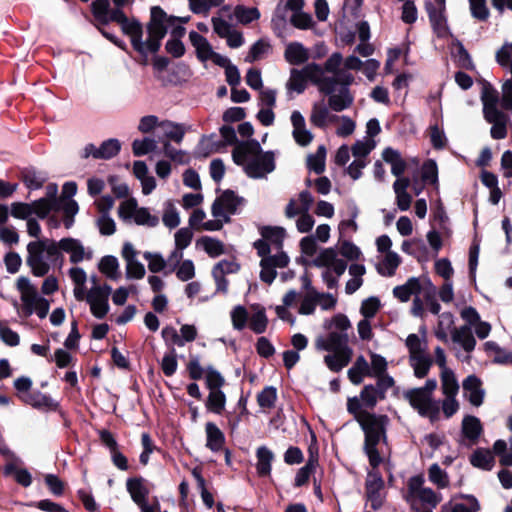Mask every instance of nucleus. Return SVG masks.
Wrapping results in <instances>:
<instances>
[{"label": "nucleus", "instance_id": "8fccbe9b", "mask_svg": "<svg viewBox=\"0 0 512 512\" xmlns=\"http://www.w3.org/2000/svg\"><path fill=\"white\" fill-rule=\"evenodd\" d=\"M428 479L438 488H446L449 485L448 474L438 463H433L428 469Z\"/></svg>", "mask_w": 512, "mask_h": 512}, {"label": "nucleus", "instance_id": "c03bdc74", "mask_svg": "<svg viewBox=\"0 0 512 512\" xmlns=\"http://www.w3.org/2000/svg\"><path fill=\"white\" fill-rule=\"evenodd\" d=\"M164 136L176 143H181L185 135V127L181 123L164 121L161 123Z\"/></svg>", "mask_w": 512, "mask_h": 512}, {"label": "nucleus", "instance_id": "aec40b11", "mask_svg": "<svg viewBox=\"0 0 512 512\" xmlns=\"http://www.w3.org/2000/svg\"><path fill=\"white\" fill-rule=\"evenodd\" d=\"M146 480L142 476L130 477L126 481V489L135 504L148 501L149 489L145 485Z\"/></svg>", "mask_w": 512, "mask_h": 512}, {"label": "nucleus", "instance_id": "6e6d98bb", "mask_svg": "<svg viewBox=\"0 0 512 512\" xmlns=\"http://www.w3.org/2000/svg\"><path fill=\"white\" fill-rule=\"evenodd\" d=\"M143 258L148 261V269L152 273L162 272L167 266V260L159 252L146 251Z\"/></svg>", "mask_w": 512, "mask_h": 512}, {"label": "nucleus", "instance_id": "f704fd0d", "mask_svg": "<svg viewBox=\"0 0 512 512\" xmlns=\"http://www.w3.org/2000/svg\"><path fill=\"white\" fill-rule=\"evenodd\" d=\"M326 154V147L319 145L314 154L308 155L307 168L318 175L322 174L325 171Z\"/></svg>", "mask_w": 512, "mask_h": 512}, {"label": "nucleus", "instance_id": "9b49d317", "mask_svg": "<svg viewBox=\"0 0 512 512\" xmlns=\"http://www.w3.org/2000/svg\"><path fill=\"white\" fill-rule=\"evenodd\" d=\"M22 302V312L25 317H30L32 314L36 315L40 319H44L50 309V302L44 296L39 293L33 298H27L25 295L20 296Z\"/></svg>", "mask_w": 512, "mask_h": 512}, {"label": "nucleus", "instance_id": "dca6fc26", "mask_svg": "<svg viewBox=\"0 0 512 512\" xmlns=\"http://www.w3.org/2000/svg\"><path fill=\"white\" fill-rule=\"evenodd\" d=\"M328 96V105L331 110L341 112L348 109L354 101V97L350 93V87L339 84L338 94L332 91Z\"/></svg>", "mask_w": 512, "mask_h": 512}, {"label": "nucleus", "instance_id": "5701e85b", "mask_svg": "<svg viewBox=\"0 0 512 512\" xmlns=\"http://www.w3.org/2000/svg\"><path fill=\"white\" fill-rule=\"evenodd\" d=\"M484 119L492 124L490 135L493 139L501 140L507 136V122L509 118L504 112L484 116Z\"/></svg>", "mask_w": 512, "mask_h": 512}, {"label": "nucleus", "instance_id": "2f4dec72", "mask_svg": "<svg viewBox=\"0 0 512 512\" xmlns=\"http://www.w3.org/2000/svg\"><path fill=\"white\" fill-rule=\"evenodd\" d=\"M409 358L415 377L419 379L426 377L433 364L432 358L428 354H418Z\"/></svg>", "mask_w": 512, "mask_h": 512}, {"label": "nucleus", "instance_id": "72a5a7b5", "mask_svg": "<svg viewBox=\"0 0 512 512\" xmlns=\"http://www.w3.org/2000/svg\"><path fill=\"white\" fill-rule=\"evenodd\" d=\"M260 234L267 242H271L277 248H282L286 230L281 226H263L260 229Z\"/></svg>", "mask_w": 512, "mask_h": 512}, {"label": "nucleus", "instance_id": "79ce46f5", "mask_svg": "<svg viewBox=\"0 0 512 512\" xmlns=\"http://www.w3.org/2000/svg\"><path fill=\"white\" fill-rule=\"evenodd\" d=\"M22 180L29 190H38L43 186L44 182L46 181V177L38 172L35 168L31 167L26 168L23 171Z\"/></svg>", "mask_w": 512, "mask_h": 512}, {"label": "nucleus", "instance_id": "473e14b6", "mask_svg": "<svg viewBox=\"0 0 512 512\" xmlns=\"http://www.w3.org/2000/svg\"><path fill=\"white\" fill-rule=\"evenodd\" d=\"M255 310L250 321V329L256 334H262L266 331L268 318L265 307L255 304L252 306Z\"/></svg>", "mask_w": 512, "mask_h": 512}, {"label": "nucleus", "instance_id": "ea45409f", "mask_svg": "<svg viewBox=\"0 0 512 512\" xmlns=\"http://www.w3.org/2000/svg\"><path fill=\"white\" fill-rule=\"evenodd\" d=\"M353 354L329 353L324 356L325 365L332 372L338 373L349 364Z\"/></svg>", "mask_w": 512, "mask_h": 512}, {"label": "nucleus", "instance_id": "20e7f679", "mask_svg": "<svg viewBox=\"0 0 512 512\" xmlns=\"http://www.w3.org/2000/svg\"><path fill=\"white\" fill-rule=\"evenodd\" d=\"M45 242L43 238L27 244L26 264L35 277H44L49 273V263L45 261Z\"/></svg>", "mask_w": 512, "mask_h": 512}, {"label": "nucleus", "instance_id": "e433bc0d", "mask_svg": "<svg viewBox=\"0 0 512 512\" xmlns=\"http://www.w3.org/2000/svg\"><path fill=\"white\" fill-rule=\"evenodd\" d=\"M401 263V258L396 252H388L385 255L382 264L376 266L377 272L382 276L391 277Z\"/></svg>", "mask_w": 512, "mask_h": 512}, {"label": "nucleus", "instance_id": "a878e982", "mask_svg": "<svg viewBox=\"0 0 512 512\" xmlns=\"http://www.w3.org/2000/svg\"><path fill=\"white\" fill-rule=\"evenodd\" d=\"M274 453L267 446L262 445L256 450V471L260 477H265L271 474L272 461L274 460Z\"/></svg>", "mask_w": 512, "mask_h": 512}, {"label": "nucleus", "instance_id": "cd10ccee", "mask_svg": "<svg viewBox=\"0 0 512 512\" xmlns=\"http://www.w3.org/2000/svg\"><path fill=\"white\" fill-rule=\"evenodd\" d=\"M451 338L454 343L460 344L468 353L475 349L476 339L472 332L469 331V326H460L459 328H454L451 332Z\"/></svg>", "mask_w": 512, "mask_h": 512}, {"label": "nucleus", "instance_id": "2eb2a0df", "mask_svg": "<svg viewBox=\"0 0 512 512\" xmlns=\"http://www.w3.org/2000/svg\"><path fill=\"white\" fill-rule=\"evenodd\" d=\"M121 30L124 35L130 37L132 48L136 52H141L143 49V26L142 23L135 17L127 18L126 23H122Z\"/></svg>", "mask_w": 512, "mask_h": 512}, {"label": "nucleus", "instance_id": "f8f14e48", "mask_svg": "<svg viewBox=\"0 0 512 512\" xmlns=\"http://www.w3.org/2000/svg\"><path fill=\"white\" fill-rule=\"evenodd\" d=\"M18 398L26 405H30L35 409H48L57 411L60 407L58 401L53 399L50 395L44 394L39 390L32 391L26 394H19Z\"/></svg>", "mask_w": 512, "mask_h": 512}, {"label": "nucleus", "instance_id": "37998d69", "mask_svg": "<svg viewBox=\"0 0 512 512\" xmlns=\"http://www.w3.org/2000/svg\"><path fill=\"white\" fill-rule=\"evenodd\" d=\"M442 390L446 396H456L459 384L452 369L445 368L441 372Z\"/></svg>", "mask_w": 512, "mask_h": 512}, {"label": "nucleus", "instance_id": "13d9d810", "mask_svg": "<svg viewBox=\"0 0 512 512\" xmlns=\"http://www.w3.org/2000/svg\"><path fill=\"white\" fill-rule=\"evenodd\" d=\"M380 308V299L377 296H370L363 300L360 307V314L363 316V319L371 320L375 317Z\"/></svg>", "mask_w": 512, "mask_h": 512}, {"label": "nucleus", "instance_id": "f3484780", "mask_svg": "<svg viewBox=\"0 0 512 512\" xmlns=\"http://www.w3.org/2000/svg\"><path fill=\"white\" fill-rule=\"evenodd\" d=\"M60 244L62 246V250L65 253L70 254V262L73 264L82 262L85 256L87 259L92 257V251H89L86 254L85 248L79 239L72 237L62 238L60 239Z\"/></svg>", "mask_w": 512, "mask_h": 512}, {"label": "nucleus", "instance_id": "7ed1b4c3", "mask_svg": "<svg viewBox=\"0 0 512 512\" xmlns=\"http://www.w3.org/2000/svg\"><path fill=\"white\" fill-rule=\"evenodd\" d=\"M118 216L128 221L133 219L135 224L140 226L155 227L159 223V218L152 215L147 207H138L137 200L131 198L128 202L122 203L118 207Z\"/></svg>", "mask_w": 512, "mask_h": 512}, {"label": "nucleus", "instance_id": "0eeeda50", "mask_svg": "<svg viewBox=\"0 0 512 512\" xmlns=\"http://www.w3.org/2000/svg\"><path fill=\"white\" fill-rule=\"evenodd\" d=\"M315 346L316 349L329 353L353 354V349L349 346L348 332L331 331L326 337H318Z\"/></svg>", "mask_w": 512, "mask_h": 512}, {"label": "nucleus", "instance_id": "3c124183", "mask_svg": "<svg viewBox=\"0 0 512 512\" xmlns=\"http://www.w3.org/2000/svg\"><path fill=\"white\" fill-rule=\"evenodd\" d=\"M371 364L370 366V377H381L382 375L388 374V362L386 358L378 353H370Z\"/></svg>", "mask_w": 512, "mask_h": 512}, {"label": "nucleus", "instance_id": "a211bd4d", "mask_svg": "<svg viewBox=\"0 0 512 512\" xmlns=\"http://www.w3.org/2000/svg\"><path fill=\"white\" fill-rule=\"evenodd\" d=\"M309 51L301 42H290L284 51L285 60L294 66L307 64L309 60Z\"/></svg>", "mask_w": 512, "mask_h": 512}, {"label": "nucleus", "instance_id": "58836bf2", "mask_svg": "<svg viewBox=\"0 0 512 512\" xmlns=\"http://www.w3.org/2000/svg\"><path fill=\"white\" fill-rule=\"evenodd\" d=\"M234 16L238 23L242 25H248L253 21L258 20L261 14L256 7H246L244 5L238 4L234 8Z\"/></svg>", "mask_w": 512, "mask_h": 512}, {"label": "nucleus", "instance_id": "f257e3e1", "mask_svg": "<svg viewBox=\"0 0 512 512\" xmlns=\"http://www.w3.org/2000/svg\"><path fill=\"white\" fill-rule=\"evenodd\" d=\"M366 417L356 416L361 430L364 433V445L378 446L380 443L387 444V429L390 419L386 414L366 412Z\"/></svg>", "mask_w": 512, "mask_h": 512}, {"label": "nucleus", "instance_id": "1a4fd4ad", "mask_svg": "<svg viewBox=\"0 0 512 512\" xmlns=\"http://www.w3.org/2000/svg\"><path fill=\"white\" fill-rule=\"evenodd\" d=\"M439 8L432 1H425V11L428 15L433 32L438 38H446L451 35L445 16L446 0H436Z\"/></svg>", "mask_w": 512, "mask_h": 512}, {"label": "nucleus", "instance_id": "69168bd1", "mask_svg": "<svg viewBox=\"0 0 512 512\" xmlns=\"http://www.w3.org/2000/svg\"><path fill=\"white\" fill-rule=\"evenodd\" d=\"M460 498L466 499L469 504L456 503L451 512H478L480 510V503L474 495L460 494Z\"/></svg>", "mask_w": 512, "mask_h": 512}, {"label": "nucleus", "instance_id": "6ab92c4d", "mask_svg": "<svg viewBox=\"0 0 512 512\" xmlns=\"http://www.w3.org/2000/svg\"><path fill=\"white\" fill-rule=\"evenodd\" d=\"M149 37L146 41H143V49L141 52H138L142 57L147 59L148 53L156 54L162 45V40L167 35L168 30L167 27H163L162 29L151 28V30H147Z\"/></svg>", "mask_w": 512, "mask_h": 512}, {"label": "nucleus", "instance_id": "9d476101", "mask_svg": "<svg viewBox=\"0 0 512 512\" xmlns=\"http://www.w3.org/2000/svg\"><path fill=\"white\" fill-rule=\"evenodd\" d=\"M121 150V142L116 138H110L103 141L99 147L93 143L85 145L80 153L82 159L92 156L94 159L109 160L115 157Z\"/></svg>", "mask_w": 512, "mask_h": 512}, {"label": "nucleus", "instance_id": "6e6552de", "mask_svg": "<svg viewBox=\"0 0 512 512\" xmlns=\"http://www.w3.org/2000/svg\"><path fill=\"white\" fill-rule=\"evenodd\" d=\"M304 74L307 82H311L318 88V91L322 94H330L332 91H336L337 79L331 76H325V70L323 67L316 63L310 62L303 67Z\"/></svg>", "mask_w": 512, "mask_h": 512}, {"label": "nucleus", "instance_id": "052dcab7", "mask_svg": "<svg viewBox=\"0 0 512 512\" xmlns=\"http://www.w3.org/2000/svg\"><path fill=\"white\" fill-rule=\"evenodd\" d=\"M160 366L165 376L170 377L175 374L178 368V361L176 351L173 347L169 353L163 356Z\"/></svg>", "mask_w": 512, "mask_h": 512}, {"label": "nucleus", "instance_id": "a19ab883", "mask_svg": "<svg viewBox=\"0 0 512 512\" xmlns=\"http://www.w3.org/2000/svg\"><path fill=\"white\" fill-rule=\"evenodd\" d=\"M197 243H201L204 251L212 258L218 257L225 252L222 241L210 236H202Z\"/></svg>", "mask_w": 512, "mask_h": 512}, {"label": "nucleus", "instance_id": "49530a36", "mask_svg": "<svg viewBox=\"0 0 512 512\" xmlns=\"http://www.w3.org/2000/svg\"><path fill=\"white\" fill-rule=\"evenodd\" d=\"M157 148V141L151 137L135 139L132 143L133 154L137 157L147 155L154 152Z\"/></svg>", "mask_w": 512, "mask_h": 512}, {"label": "nucleus", "instance_id": "c85d7f7f", "mask_svg": "<svg viewBox=\"0 0 512 512\" xmlns=\"http://www.w3.org/2000/svg\"><path fill=\"white\" fill-rule=\"evenodd\" d=\"M226 400V394L221 388H211L209 389V395L205 401V406L209 412L220 415L225 409Z\"/></svg>", "mask_w": 512, "mask_h": 512}, {"label": "nucleus", "instance_id": "4c0bfd02", "mask_svg": "<svg viewBox=\"0 0 512 512\" xmlns=\"http://www.w3.org/2000/svg\"><path fill=\"white\" fill-rule=\"evenodd\" d=\"M303 68H292L290 70V78L286 84L289 91H295L297 94H302L307 88V79L304 74Z\"/></svg>", "mask_w": 512, "mask_h": 512}, {"label": "nucleus", "instance_id": "c756f323", "mask_svg": "<svg viewBox=\"0 0 512 512\" xmlns=\"http://www.w3.org/2000/svg\"><path fill=\"white\" fill-rule=\"evenodd\" d=\"M494 462L491 452L484 448H477L470 456L471 465L485 471L492 470Z\"/></svg>", "mask_w": 512, "mask_h": 512}, {"label": "nucleus", "instance_id": "603ef678", "mask_svg": "<svg viewBox=\"0 0 512 512\" xmlns=\"http://www.w3.org/2000/svg\"><path fill=\"white\" fill-rule=\"evenodd\" d=\"M277 400V388L275 386H266L258 393L257 402L263 409H270L275 406Z\"/></svg>", "mask_w": 512, "mask_h": 512}, {"label": "nucleus", "instance_id": "393cba45", "mask_svg": "<svg viewBox=\"0 0 512 512\" xmlns=\"http://www.w3.org/2000/svg\"><path fill=\"white\" fill-rule=\"evenodd\" d=\"M43 241L45 242V261H48L49 263V270L54 266L61 268L64 260L62 252L64 251L62 250L60 240L56 241L53 239L43 238Z\"/></svg>", "mask_w": 512, "mask_h": 512}, {"label": "nucleus", "instance_id": "09e8293b", "mask_svg": "<svg viewBox=\"0 0 512 512\" xmlns=\"http://www.w3.org/2000/svg\"><path fill=\"white\" fill-rule=\"evenodd\" d=\"M455 323V317L451 312H443L439 315V321L437 329L435 330V336L443 341H448L447 329H450Z\"/></svg>", "mask_w": 512, "mask_h": 512}, {"label": "nucleus", "instance_id": "412c9836", "mask_svg": "<svg viewBox=\"0 0 512 512\" xmlns=\"http://www.w3.org/2000/svg\"><path fill=\"white\" fill-rule=\"evenodd\" d=\"M189 40L195 48L196 57L201 62H205L210 59V55L213 53V47L206 37L197 31L191 30L189 32Z\"/></svg>", "mask_w": 512, "mask_h": 512}, {"label": "nucleus", "instance_id": "774afa93", "mask_svg": "<svg viewBox=\"0 0 512 512\" xmlns=\"http://www.w3.org/2000/svg\"><path fill=\"white\" fill-rule=\"evenodd\" d=\"M29 507H35L44 512H69L61 504L54 502L50 499H42L39 501H31L25 504Z\"/></svg>", "mask_w": 512, "mask_h": 512}, {"label": "nucleus", "instance_id": "338daca9", "mask_svg": "<svg viewBox=\"0 0 512 512\" xmlns=\"http://www.w3.org/2000/svg\"><path fill=\"white\" fill-rule=\"evenodd\" d=\"M261 271L259 277L261 281L267 284H272L277 276V270L275 264L270 261V258L260 261Z\"/></svg>", "mask_w": 512, "mask_h": 512}, {"label": "nucleus", "instance_id": "4468645a", "mask_svg": "<svg viewBox=\"0 0 512 512\" xmlns=\"http://www.w3.org/2000/svg\"><path fill=\"white\" fill-rule=\"evenodd\" d=\"M481 101L483 104V116L493 115L497 112H503L498 108L501 105L502 97H499L498 91L489 82H485L481 91Z\"/></svg>", "mask_w": 512, "mask_h": 512}, {"label": "nucleus", "instance_id": "864d4df0", "mask_svg": "<svg viewBox=\"0 0 512 512\" xmlns=\"http://www.w3.org/2000/svg\"><path fill=\"white\" fill-rule=\"evenodd\" d=\"M338 259V252L336 247L323 248L318 256L312 260L311 264L315 267L321 268L334 263Z\"/></svg>", "mask_w": 512, "mask_h": 512}, {"label": "nucleus", "instance_id": "c9c22d12", "mask_svg": "<svg viewBox=\"0 0 512 512\" xmlns=\"http://www.w3.org/2000/svg\"><path fill=\"white\" fill-rule=\"evenodd\" d=\"M170 16L160 6H152L150 9V20L147 23V30L151 28L162 29L163 27L169 28Z\"/></svg>", "mask_w": 512, "mask_h": 512}, {"label": "nucleus", "instance_id": "0e129e2a", "mask_svg": "<svg viewBox=\"0 0 512 512\" xmlns=\"http://www.w3.org/2000/svg\"><path fill=\"white\" fill-rule=\"evenodd\" d=\"M471 16L479 21H486L490 12L486 5V0H468Z\"/></svg>", "mask_w": 512, "mask_h": 512}, {"label": "nucleus", "instance_id": "5fc2aeb1", "mask_svg": "<svg viewBox=\"0 0 512 512\" xmlns=\"http://www.w3.org/2000/svg\"><path fill=\"white\" fill-rule=\"evenodd\" d=\"M323 327L326 330H330L332 327H335L337 330H339L338 332H348L352 325L347 315L343 313H337L330 320L326 319L324 321Z\"/></svg>", "mask_w": 512, "mask_h": 512}, {"label": "nucleus", "instance_id": "b1692460", "mask_svg": "<svg viewBox=\"0 0 512 512\" xmlns=\"http://www.w3.org/2000/svg\"><path fill=\"white\" fill-rule=\"evenodd\" d=\"M483 432L481 421L473 415H466L462 420V436L472 443H476Z\"/></svg>", "mask_w": 512, "mask_h": 512}, {"label": "nucleus", "instance_id": "a18cd8bd", "mask_svg": "<svg viewBox=\"0 0 512 512\" xmlns=\"http://www.w3.org/2000/svg\"><path fill=\"white\" fill-rule=\"evenodd\" d=\"M317 460L310 456L308 460L306 461L305 465L302 466L296 473L295 479H294V487L299 488L305 485L311 474L316 469Z\"/></svg>", "mask_w": 512, "mask_h": 512}, {"label": "nucleus", "instance_id": "bb28decb", "mask_svg": "<svg viewBox=\"0 0 512 512\" xmlns=\"http://www.w3.org/2000/svg\"><path fill=\"white\" fill-rule=\"evenodd\" d=\"M348 378L354 385H359L363 382L365 376L370 377V366L363 355H359L352 367L347 372Z\"/></svg>", "mask_w": 512, "mask_h": 512}, {"label": "nucleus", "instance_id": "e2e57ef3", "mask_svg": "<svg viewBox=\"0 0 512 512\" xmlns=\"http://www.w3.org/2000/svg\"><path fill=\"white\" fill-rule=\"evenodd\" d=\"M33 205L32 202H14L11 204V215L14 218L28 220L33 215Z\"/></svg>", "mask_w": 512, "mask_h": 512}, {"label": "nucleus", "instance_id": "f03ea898", "mask_svg": "<svg viewBox=\"0 0 512 512\" xmlns=\"http://www.w3.org/2000/svg\"><path fill=\"white\" fill-rule=\"evenodd\" d=\"M245 204L244 197L237 195L232 189H226L212 203L211 214L214 218H223L225 223H230L231 215L239 213L238 206Z\"/></svg>", "mask_w": 512, "mask_h": 512}, {"label": "nucleus", "instance_id": "7c9ffc66", "mask_svg": "<svg viewBox=\"0 0 512 512\" xmlns=\"http://www.w3.org/2000/svg\"><path fill=\"white\" fill-rule=\"evenodd\" d=\"M98 269L111 280H118L120 277L119 261L114 255L103 256L98 263Z\"/></svg>", "mask_w": 512, "mask_h": 512}, {"label": "nucleus", "instance_id": "39448f33", "mask_svg": "<svg viewBox=\"0 0 512 512\" xmlns=\"http://www.w3.org/2000/svg\"><path fill=\"white\" fill-rule=\"evenodd\" d=\"M112 293V287L109 284L102 286H92L89 290L86 301L90 305L92 315L97 319H103L109 312V296Z\"/></svg>", "mask_w": 512, "mask_h": 512}, {"label": "nucleus", "instance_id": "bf43d9fd", "mask_svg": "<svg viewBox=\"0 0 512 512\" xmlns=\"http://www.w3.org/2000/svg\"><path fill=\"white\" fill-rule=\"evenodd\" d=\"M110 10L109 0H94L91 3V12L95 19L103 25H107V15Z\"/></svg>", "mask_w": 512, "mask_h": 512}, {"label": "nucleus", "instance_id": "4d7b16f0", "mask_svg": "<svg viewBox=\"0 0 512 512\" xmlns=\"http://www.w3.org/2000/svg\"><path fill=\"white\" fill-rule=\"evenodd\" d=\"M422 181L428 184L438 183V165L434 159H427L421 169Z\"/></svg>", "mask_w": 512, "mask_h": 512}, {"label": "nucleus", "instance_id": "de8ad7c7", "mask_svg": "<svg viewBox=\"0 0 512 512\" xmlns=\"http://www.w3.org/2000/svg\"><path fill=\"white\" fill-rule=\"evenodd\" d=\"M330 107L314 103L310 116V122L317 128L324 129L327 125Z\"/></svg>", "mask_w": 512, "mask_h": 512}, {"label": "nucleus", "instance_id": "ddd939ff", "mask_svg": "<svg viewBox=\"0 0 512 512\" xmlns=\"http://www.w3.org/2000/svg\"><path fill=\"white\" fill-rule=\"evenodd\" d=\"M462 388L471 405L475 407L482 405L485 390L482 388V381L477 375H468L462 382Z\"/></svg>", "mask_w": 512, "mask_h": 512}, {"label": "nucleus", "instance_id": "423d86ee", "mask_svg": "<svg viewBox=\"0 0 512 512\" xmlns=\"http://www.w3.org/2000/svg\"><path fill=\"white\" fill-rule=\"evenodd\" d=\"M276 168L275 153L272 150L262 152L255 158L247 161L244 165V172L249 178L262 179Z\"/></svg>", "mask_w": 512, "mask_h": 512}, {"label": "nucleus", "instance_id": "4be33fe9", "mask_svg": "<svg viewBox=\"0 0 512 512\" xmlns=\"http://www.w3.org/2000/svg\"><path fill=\"white\" fill-rule=\"evenodd\" d=\"M206 447L212 452H219L226 441L225 434L214 422H207L205 425Z\"/></svg>", "mask_w": 512, "mask_h": 512}, {"label": "nucleus", "instance_id": "680f3d73", "mask_svg": "<svg viewBox=\"0 0 512 512\" xmlns=\"http://www.w3.org/2000/svg\"><path fill=\"white\" fill-rule=\"evenodd\" d=\"M231 320L234 329L241 331L246 327L248 320V311L245 306L239 304L231 311Z\"/></svg>", "mask_w": 512, "mask_h": 512}]
</instances>
